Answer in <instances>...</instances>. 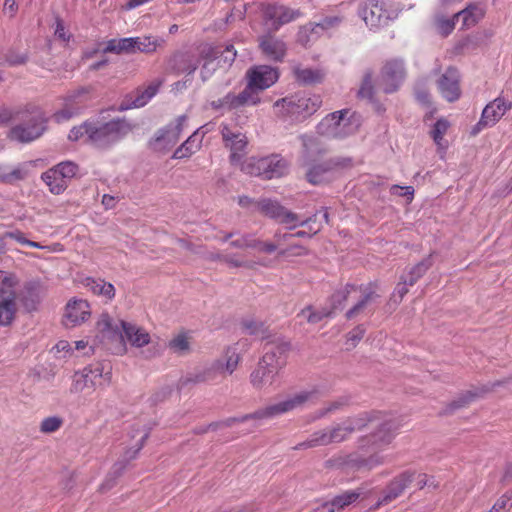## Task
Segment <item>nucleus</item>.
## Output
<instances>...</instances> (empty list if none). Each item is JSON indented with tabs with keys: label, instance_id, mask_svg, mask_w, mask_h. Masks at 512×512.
Masks as SVG:
<instances>
[{
	"label": "nucleus",
	"instance_id": "obj_1",
	"mask_svg": "<svg viewBox=\"0 0 512 512\" xmlns=\"http://www.w3.org/2000/svg\"><path fill=\"white\" fill-rule=\"evenodd\" d=\"M371 428L370 433L357 439L356 451L341 458L340 464L357 471H370L384 463V457L379 451L392 443L400 428V422L379 411L378 419Z\"/></svg>",
	"mask_w": 512,
	"mask_h": 512
},
{
	"label": "nucleus",
	"instance_id": "obj_2",
	"mask_svg": "<svg viewBox=\"0 0 512 512\" xmlns=\"http://www.w3.org/2000/svg\"><path fill=\"white\" fill-rule=\"evenodd\" d=\"M312 395L313 392L303 391L286 400L268 405L265 408L258 409L253 413L246 414L241 417H230L225 420L212 422L207 425V428H209L211 431H217L218 429L231 427L236 423H243L248 420L272 418L302 406L311 398Z\"/></svg>",
	"mask_w": 512,
	"mask_h": 512
},
{
	"label": "nucleus",
	"instance_id": "obj_3",
	"mask_svg": "<svg viewBox=\"0 0 512 512\" xmlns=\"http://www.w3.org/2000/svg\"><path fill=\"white\" fill-rule=\"evenodd\" d=\"M132 130V125L124 118L112 119L99 124L91 121L89 144L105 150L124 138Z\"/></svg>",
	"mask_w": 512,
	"mask_h": 512
},
{
	"label": "nucleus",
	"instance_id": "obj_4",
	"mask_svg": "<svg viewBox=\"0 0 512 512\" xmlns=\"http://www.w3.org/2000/svg\"><path fill=\"white\" fill-rule=\"evenodd\" d=\"M319 96H308L295 94L289 97H284L275 102V106H281L285 109L286 114L296 121H303L312 114H314L321 105Z\"/></svg>",
	"mask_w": 512,
	"mask_h": 512
},
{
	"label": "nucleus",
	"instance_id": "obj_5",
	"mask_svg": "<svg viewBox=\"0 0 512 512\" xmlns=\"http://www.w3.org/2000/svg\"><path fill=\"white\" fill-rule=\"evenodd\" d=\"M119 320L113 323L111 317L104 313L97 322V329L101 334V341L113 354L122 355L126 352L125 334Z\"/></svg>",
	"mask_w": 512,
	"mask_h": 512
},
{
	"label": "nucleus",
	"instance_id": "obj_6",
	"mask_svg": "<svg viewBox=\"0 0 512 512\" xmlns=\"http://www.w3.org/2000/svg\"><path fill=\"white\" fill-rule=\"evenodd\" d=\"M78 165L71 161L61 162L48 169L41 176L42 180L49 187V191L59 195L65 191L69 182L76 176Z\"/></svg>",
	"mask_w": 512,
	"mask_h": 512
},
{
	"label": "nucleus",
	"instance_id": "obj_7",
	"mask_svg": "<svg viewBox=\"0 0 512 512\" xmlns=\"http://www.w3.org/2000/svg\"><path fill=\"white\" fill-rule=\"evenodd\" d=\"M352 162L350 157H331L321 163L311 165L305 174V178L312 185L328 183L334 171L350 168Z\"/></svg>",
	"mask_w": 512,
	"mask_h": 512
},
{
	"label": "nucleus",
	"instance_id": "obj_8",
	"mask_svg": "<svg viewBox=\"0 0 512 512\" xmlns=\"http://www.w3.org/2000/svg\"><path fill=\"white\" fill-rule=\"evenodd\" d=\"M415 476V471L406 470L394 477L377 495V501L370 507V510L378 509L382 505H388L401 496L405 489L414 482Z\"/></svg>",
	"mask_w": 512,
	"mask_h": 512
},
{
	"label": "nucleus",
	"instance_id": "obj_9",
	"mask_svg": "<svg viewBox=\"0 0 512 512\" xmlns=\"http://www.w3.org/2000/svg\"><path fill=\"white\" fill-rule=\"evenodd\" d=\"M263 350L265 353L260 359L262 364L264 363L279 371L286 364V357L291 350V343L288 340L272 335L265 343Z\"/></svg>",
	"mask_w": 512,
	"mask_h": 512
},
{
	"label": "nucleus",
	"instance_id": "obj_10",
	"mask_svg": "<svg viewBox=\"0 0 512 512\" xmlns=\"http://www.w3.org/2000/svg\"><path fill=\"white\" fill-rule=\"evenodd\" d=\"M256 209L264 216L275 221L288 225L292 230L298 226V214L287 210L278 201L269 198H263L256 202Z\"/></svg>",
	"mask_w": 512,
	"mask_h": 512
},
{
	"label": "nucleus",
	"instance_id": "obj_11",
	"mask_svg": "<svg viewBox=\"0 0 512 512\" xmlns=\"http://www.w3.org/2000/svg\"><path fill=\"white\" fill-rule=\"evenodd\" d=\"M186 120V115H181L176 118L175 124L171 123L160 129L155 137L149 141L150 148L156 152L168 151L178 141Z\"/></svg>",
	"mask_w": 512,
	"mask_h": 512
},
{
	"label": "nucleus",
	"instance_id": "obj_12",
	"mask_svg": "<svg viewBox=\"0 0 512 512\" xmlns=\"http://www.w3.org/2000/svg\"><path fill=\"white\" fill-rule=\"evenodd\" d=\"M406 77L403 59L394 58L386 61L381 69V85L386 94L396 92Z\"/></svg>",
	"mask_w": 512,
	"mask_h": 512
},
{
	"label": "nucleus",
	"instance_id": "obj_13",
	"mask_svg": "<svg viewBox=\"0 0 512 512\" xmlns=\"http://www.w3.org/2000/svg\"><path fill=\"white\" fill-rule=\"evenodd\" d=\"M358 14L367 26L378 28L387 24L390 19L385 3L380 0H363L359 4Z\"/></svg>",
	"mask_w": 512,
	"mask_h": 512
},
{
	"label": "nucleus",
	"instance_id": "obj_14",
	"mask_svg": "<svg viewBox=\"0 0 512 512\" xmlns=\"http://www.w3.org/2000/svg\"><path fill=\"white\" fill-rule=\"evenodd\" d=\"M262 13L265 25L270 32L278 31L282 25L295 20L300 15L298 10L276 4L266 5Z\"/></svg>",
	"mask_w": 512,
	"mask_h": 512
},
{
	"label": "nucleus",
	"instance_id": "obj_15",
	"mask_svg": "<svg viewBox=\"0 0 512 512\" xmlns=\"http://www.w3.org/2000/svg\"><path fill=\"white\" fill-rule=\"evenodd\" d=\"M16 301L21 302L29 312V303L27 297L21 293L16 294L13 290L0 288V326H9L16 313Z\"/></svg>",
	"mask_w": 512,
	"mask_h": 512
},
{
	"label": "nucleus",
	"instance_id": "obj_16",
	"mask_svg": "<svg viewBox=\"0 0 512 512\" xmlns=\"http://www.w3.org/2000/svg\"><path fill=\"white\" fill-rule=\"evenodd\" d=\"M149 437V430L144 433V435L141 437L139 444L137 445V448L134 451L128 450L126 452V456L124 459L117 461L113 464L111 470L106 475L105 480L100 486L101 492H106L110 489H112L116 484L117 481L122 475L124 474L125 470L127 469V466L129 464V461L136 458V455L138 452L143 448L145 441Z\"/></svg>",
	"mask_w": 512,
	"mask_h": 512
},
{
	"label": "nucleus",
	"instance_id": "obj_17",
	"mask_svg": "<svg viewBox=\"0 0 512 512\" xmlns=\"http://www.w3.org/2000/svg\"><path fill=\"white\" fill-rule=\"evenodd\" d=\"M248 90L259 89L261 91L269 88L278 80V70L268 65L251 67L247 73Z\"/></svg>",
	"mask_w": 512,
	"mask_h": 512
},
{
	"label": "nucleus",
	"instance_id": "obj_18",
	"mask_svg": "<svg viewBox=\"0 0 512 512\" xmlns=\"http://www.w3.org/2000/svg\"><path fill=\"white\" fill-rule=\"evenodd\" d=\"M438 89L448 102H455L461 96L460 73L454 66H449L437 81Z\"/></svg>",
	"mask_w": 512,
	"mask_h": 512
},
{
	"label": "nucleus",
	"instance_id": "obj_19",
	"mask_svg": "<svg viewBox=\"0 0 512 512\" xmlns=\"http://www.w3.org/2000/svg\"><path fill=\"white\" fill-rule=\"evenodd\" d=\"M258 175L265 180L280 178L288 173L289 162L280 155H271L258 160Z\"/></svg>",
	"mask_w": 512,
	"mask_h": 512
},
{
	"label": "nucleus",
	"instance_id": "obj_20",
	"mask_svg": "<svg viewBox=\"0 0 512 512\" xmlns=\"http://www.w3.org/2000/svg\"><path fill=\"white\" fill-rule=\"evenodd\" d=\"M347 439L345 432L342 431L340 425H336L331 429L330 432L320 430L314 432L310 438L297 444L294 449L302 450L308 448H314L317 446H326L331 443H340Z\"/></svg>",
	"mask_w": 512,
	"mask_h": 512
},
{
	"label": "nucleus",
	"instance_id": "obj_21",
	"mask_svg": "<svg viewBox=\"0 0 512 512\" xmlns=\"http://www.w3.org/2000/svg\"><path fill=\"white\" fill-rule=\"evenodd\" d=\"M90 305L86 300L73 298L65 307L63 324L67 328L75 327L90 317Z\"/></svg>",
	"mask_w": 512,
	"mask_h": 512
},
{
	"label": "nucleus",
	"instance_id": "obj_22",
	"mask_svg": "<svg viewBox=\"0 0 512 512\" xmlns=\"http://www.w3.org/2000/svg\"><path fill=\"white\" fill-rule=\"evenodd\" d=\"M222 369L223 362L221 359H217L210 366L196 370L195 372L189 373L185 377L180 378L178 386L180 389H182L190 384H200L214 381L217 378V375L221 373Z\"/></svg>",
	"mask_w": 512,
	"mask_h": 512
},
{
	"label": "nucleus",
	"instance_id": "obj_23",
	"mask_svg": "<svg viewBox=\"0 0 512 512\" xmlns=\"http://www.w3.org/2000/svg\"><path fill=\"white\" fill-rule=\"evenodd\" d=\"M272 33L268 30L267 34L259 38V48L270 60L281 62L286 55V45L282 40L273 36Z\"/></svg>",
	"mask_w": 512,
	"mask_h": 512
},
{
	"label": "nucleus",
	"instance_id": "obj_24",
	"mask_svg": "<svg viewBox=\"0 0 512 512\" xmlns=\"http://www.w3.org/2000/svg\"><path fill=\"white\" fill-rule=\"evenodd\" d=\"M374 494H376L374 489L369 490L364 487H359L355 490L344 491L343 493L334 496L331 501L337 512H339L358 500H365L373 497Z\"/></svg>",
	"mask_w": 512,
	"mask_h": 512
},
{
	"label": "nucleus",
	"instance_id": "obj_25",
	"mask_svg": "<svg viewBox=\"0 0 512 512\" xmlns=\"http://www.w3.org/2000/svg\"><path fill=\"white\" fill-rule=\"evenodd\" d=\"M348 112V109H343L328 114L318 125L319 132L334 138L345 137L347 134L341 133L339 128L345 121V116L348 114Z\"/></svg>",
	"mask_w": 512,
	"mask_h": 512
},
{
	"label": "nucleus",
	"instance_id": "obj_26",
	"mask_svg": "<svg viewBox=\"0 0 512 512\" xmlns=\"http://www.w3.org/2000/svg\"><path fill=\"white\" fill-rule=\"evenodd\" d=\"M198 68L197 63L192 59L188 53L177 52L168 61L167 70L177 75L186 73L187 75L193 74Z\"/></svg>",
	"mask_w": 512,
	"mask_h": 512
},
{
	"label": "nucleus",
	"instance_id": "obj_27",
	"mask_svg": "<svg viewBox=\"0 0 512 512\" xmlns=\"http://www.w3.org/2000/svg\"><path fill=\"white\" fill-rule=\"evenodd\" d=\"M511 107L512 102L498 97L485 106L481 116L488 122V125L493 126L501 119L507 110L511 109Z\"/></svg>",
	"mask_w": 512,
	"mask_h": 512
},
{
	"label": "nucleus",
	"instance_id": "obj_28",
	"mask_svg": "<svg viewBox=\"0 0 512 512\" xmlns=\"http://www.w3.org/2000/svg\"><path fill=\"white\" fill-rule=\"evenodd\" d=\"M32 110L30 104L9 108L0 106V125H7L13 121H31Z\"/></svg>",
	"mask_w": 512,
	"mask_h": 512
},
{
	"label": "nucleus",
	"instance_id": "obj_29",
	"mask_svg": "<svg viewBox=\"0 0 512 512\" xmlns=\"http://www.w3.org/2000/svg\"><path fill=\"white\" fill-rule=\"evenodd\" d=\"M120 324L125 334V342L128 341L132 346L138 348L150 342V335L144 329L124 320H121Z\"/></svg>",
	"mask_w": 512,
	"mask_h": 512
},
{
	"label": "nucleus",
	"instance_id": "obj_30",
	"mask_svg": "<svg viewBox=\"0 0 512 512\" xmlns=\"http://www.w3.org/2000/svg\"><path fill=\"white\" fill-rule=\"evenodd\" d=\"M247 97L248 94L246 92H240L238 95L229 92L224 97L211 101L210 106L217 111L221 109H227L229 111L237 110L245 106Z\"/></svg>",
	"mask_w": 512,
	"mask_h": 512
},
{
	"label": "nucleus",
	"instance_id": "obj_31",
	"mask_svg": "<svg viewBox=\"0 0 512 512\" xmlns=\"http://www.w3.org/2000/svg\"><path fill=\"white\" fill-rule=\"evenodd\" d=\"M485 15V10L476 3L469 4L465 9L457 12L454 18L462 19V27L470 28L475 26Z\"/></svg>",
	"mask_w": 512,
	"mask_h": 512
},
{
	"label": "nucleus",
	"instance_id": "obj_32",
	"mask_svg": "<svg viewBox=\"0 0 512 512\" xmlns=\"http://www.w3.org/2000/svg\"><path fill=\"white\" fill-rule=\"evenodd\" d=\"M11 141L29 143L32 141V120L16 121L7 134Z\"/></svg>",
	"mask_w": 512,
	"mask_h": 512
},
{
	"label": "nucleus",
	"instance_id": "obj_33",
	"mask_svg": "<svg viewBox=\"0 0 512 512\" xmlns=\"http://www.w3.org/2000/svg\"><path fill=\"white\" fill-rule=\"evenodd\" d=\"M357 290V286L354 284H346L343 288L335 291L328 299L329 306L332 314L334 315L336 311H342L345 307V303L348 299V296L351 292Z\"/></svg>",
	"mask_w": 512,
	"mask_h": 512
},
{
	"label": "nucleus",
	"instance_id": "obj_34",
	"mask_svg": "<svg viewBox=\"0 0 512 512\" xmlns=\"http://www.w3.org/2000/svg\"><path fill=\"white\" fill-rule=\"evenodd\" d=\"M240 325L248 335L260 336L263 340H268L272 337V333L263 321H257L253 318H244L241 320Z\"/></svg>",
	"mask_w": 512,
	"mask_h": 512
},
{
	"label": "nucleus",
	"instance_id": "obj_35",
	"mask_svg": "<svg viewBox=\"0 0 512 512\" xmlns=\"http://www.w3.org/2000/svg\"><path fill=\"white\" fill-rule=\"evenodd\" d=\"M86 287H88L94 294L101 295L109 300L115 296V288L113 284L104 281L103 279L86 278Z\"/></svg>",
	"mask_w": 512,
	"mask_h": 512
},
{
	"label": "nucleus",
	"instance_id": "obj_36",
	"mask_svg": "<svg viewBox=\"0 0 512 512\" xmlns=\"http://www.w3.org/2000/svg\"><path fill=\"white\" fill-rule=\"evenodd\" d=\"M135 44L136 39L134 37L130 38H122V39H112L108 41L107 46L104 48V52L110 53H126L131 54L135 53Z\"/></svg>",
	"mask_w": 512,
	"mask_h": 512
},
{
	"label": "nucleus",
	"instance_id": "obj_37",
	"mask_svg": "<svg viewBox=\"0 0 512 512\" xmlns=\"http://www.w3.org/2000/svg\"><path fill=\"white\" fill-rule=\"evenodd\" d=\"M294 76L296 81L302 85L321 83L324 77L320 70L312 68H295Z\"/></svg>",
	"mask_w": 512,
	"mask_h": 512
},
{
	"label": "nucleus",
	"instance_id": "obj_38",
	"mask_svg": "<svg viewBox=\"0 0 512 512\" xmlns=\"http://www.w3.org/2000/svg\"><path fill=\"white\" fill-rule=\"evenodd\" d=\"M303 141V157L305 164H308V159L312 156H323L328 150L321 145L317 138L310 136H301Z\"/></svg>",
	"mask_w": 512,
	"mask_h": 512
},
{
	"label": "nucleus",
	"instance_id": "obj_39",
	"mask_svg": "<svg viewBox=\"0 0 512 512\" xmlns=\"http://www.w3.org/2000/svg\"><path fill=\"white\" fill-rule=\"evenodd\" d=\"M277 373L278 371L259 361L258 367L250 375L251 383L254 387L260 388L267 379L272 380Z\"/></svg>",
	"mask_w": 512,
	"mask_h": 512
},
{
	"label": "nucleus",
	"instance_id": "obj_40",
	"mask_svg": "<svg viewBox=\"0 0 512 512\" xmlns=\"http://www.w3.org/2000/svg\"><path fill=\"white\" fill-rule=\"evenodd\" d=\"M471 402H473V399L470 395V392L463 391L459 393V395L449 402L440 412L439 415L441 416H449L454 414L457 410H460L462 408L467 407Z\"/></svg>",
	"mask_w": 512,
	"mask_h": 512
},
{
	"label": "nucleus",
	"instance_id": "obj_41",
	"mask_svg": "<svg viewBox=\"0 0 512 512\" xmlns=\"http://www.w3.org/2000/svg\"><path fill=\"white\" fill-rule=\"evenodd\" d=\"M379 410L363 411L355 416L350 417L357 431H363L366 428H371L373 422L378 419Z\"/></svg>",
	"mask_w": 512,
	"mask_h": 512
},
{
	"label": "nucleus",
	"instance_id": "obj_42",
	"mask_svg": "<svg viewBox=\"0 0 512 512\" xmlns=\"http://www.w3.org/2000/svg\"><path fill=\"white\" fill-rule=\"evenodd\" d=\"M374 84H373V72L371 69H367L363 75L361 86L358 90L357 96L359 98H366L369 101L374 99Z\"/></svg>",
	"mask_w": 512,
	"mask_h": 512
},
{
	"label": "nucleus",
	"instance_id": "obj_43",
	"mask_svg": "<svg viewBox=\"0 0 512 512\" xmlns=\"http://www.w3.org/2000/svg\"><path fill=\"white\" fill-rule=\"evenodd\" d=\"M509 379L497 380L494 382H488L485 384H481L479 386L473 387V389L467 390L470 392V395L475 401L476 399L483 398L490 392H492L496 387L507 384Z\"/></svg>",
	"mask_w": 512,
	"mask_h": 512
},
{
	"label": "nucleus",
	"instance_id": "obj_44",
	"mask_svg": "<svg viewBox=\"0 0 512 512\" xmlns=\"http://www.w3.org/2000/svg\"><path fill=\"white\" fill-rule=\"evenodd\" d=\"M377 298H379V295L372 290H365V293L361 300H359L352 308H350L345 316L348 320L354 318L359 312H361L368 303L375 301Z\"/></svg>",
	"mask_w": 512,
	"mask_h": 512
},
{
	"label": "nucleus",
	"instance_id": "obj_45",
	"mask_svg": "<svg viewBox=\"0 0 512 512\" xmlns=\"http://www.w3.org/2000/svg\"><path fill=\"white\" fill-rule=\"evenodd\" d=\"M302 315H306L307 322L310 324H317L322 321L324 318H330L333 316L331 309L328 307H323L318 311H314L311 305L305 307L301 311Z\"/></svg>",
	"mask_w": 512,
	"mask_h": 512
},
{
	"label": "nucleus",
	"instance_id": "obj_46",
	"mask_svg": "<svg viewBox=\"0 0 512 512\" xmlns=\"http://www.w3.org/2000/svg\"><path fill=\"white\" fill-rule=\"evenodd\" d=\"M168 347L179 355H186L190 352V342L185 333H181L171 339L168 343Z\"/></svg>",
	"mask_w": 512,
	"mask_h": 512
},
{
	"label": "nucleus",
	"instance_id": "obj_47",
	"mask_svg": "<svg viewBox=\"0 0 512 512\" xmlns=\"http://www.w3.org/2000/svg\"><path fill=\"white\" fill-rule=\"evenodd\" d=\"M136 39L135 52L152 53L163 42L161 39H152L150 36L143 38L134 37Z\"/></svg>",
	"mask_w": 512,
	"mask_h": 512
},
{
	"label": "nucleus",
	"instance_id": "obj_48",
	"mask_svg": "<svg viewBox=\"0 0 512 512\" xmlns=\"http://www.w3.org/2000/svg\"><path fill=\"white\" fill-rule=\"evenodd\" d=\"M95 381L86 371L76 372L73 377V390L76 392L82 391L86 387H95Z\"/></svg>",
	"mask_w": 512,
	"mask_h": 512
},
{
	"label": "nucleus",
	"instance_id": "obj_49",
	"mask_svg": "<svg viewBox=\"0 0 512 512\" xmlns=\"http://www.w3.org/2000/svg\"><path fill=\"white\" fill-rule=\"evenodd\" d=\"M89 89L86 87H81L76 90L68 92L65 96L64 101H66L67 106L78 107V105L84 103L88 100Z\"/></svg>",
	"mask_w": 512,
	"mask_h": 512
},
{
	"label": "nucleus",
	"instance_id": "obj_50",
	"mask_svg": "<svg viewBox=\"0 0 512 512\" xmlns=\"http://www.w3.org/2000/svg\"><path fill=\"white\" fill-rule=\"evenodd\" d=\"M218 63L224 67H230L237 56V51L233 44H227L225 47L219 45Z\"/></svg>",
	"mask_w": 512,
	"mask_h": 512
},
{
	"label": "nucleus",
	"instance_id": "obj_51",
	"mask_svg": "<svg viewBox=\"0 0 512 512\" xmlns=\"http://www.w3.org/2000/svg\"><path fill=\"white\" fill-rule=\"evenodd\" d=\"M89 130H91V121H85L79 126H74L69 134L68 139L70 141L76 142L83 137H86L84 142L89 144Z\"/></svg>",
	"mask_w": 512,
	"mask_h": 512
},
{
	"label": "nucleus",
	"instance_id": "obj_52",
	"mask_svg": "<svg viewBox=\"0 0 512 512\" xmlns=\"http://www.w3.org/2000/svg\"><path fill=\"white\" fill-rule=\"evenodd\" d=\"M4 60L9 66L22 65L29 60V53L10 49L5 53Z\"/></svg>",
	"mask_w": 512,
	"mask_h": 512
},
{
	"label": "nucleus",
	"instance_id": "obj_53",
	"mask_svg": "<svg viewBox=\"0 0 512 512\" xmlns=\"http://www.w3.org/2000/svg\"><path fill=\"white\" fill-rule=\"evenodd\" d=\"M433 266V254H429L420 262L409 269V274H414L418 279L422 278L427 271Z\"/></svg>",
	"mask_w": 512,
	"mask_h": 512
},
{
	"label": "nucleus",
	"instance_id": "obj_54",
	"mask_svg": "<svg viewBox=\"0 0 512 512\" xmlns=\"http://www.w3.org/2000/svg\"><path fill=\"white\" fill-rule=\"evenodd\" d=\"M48 118L44 116L42 111L34 108V140L43 135L47 130Z\"/></svg>",
	"mask_w": 512,
	"mask_h": 512
},
{
	"label": "nucleus",
	"instance_id": "obj_55",
	"mask_svg": "<svg viewBox=\"0 0 512 512\" xmlns=\"http://www.w3.org/2000/svg\"><path fill=\"white\" fill-rule=\"evenodd\" d=\"M223 371H227L229 374H232L234 370L237 368L238 362H239V355L236 352L235 348H227L226 350V360L223 361Z\"/></svg>",
	"mask_w": 512,
	"mask_h": 512
},
{
	"label": "nucleus",
	"instance_id": "obj_56",
	"mask_svg": "<svg viewBox=\"0 0 512 512\" xmlns=\"http://www.w3.org/2000/svg\"><path fill=\"white\" fill-rule=\"evenodd\" d=\"M63 424V419L59 416H50L45 418L40 424V431L45 434L57 431Z\"/></svg>",
	"mask_w": 512,
	"mask_h": 512
},
{
	"label": "nucleus",
	"instance_id": "obj_57",
	"mask_svg": "<svg viewBox=\"0 0 512 512\" xmlns=\"http://www.w3.org/2000/svg\"><path fill=\"white\" fill-rule=\"evenodd\" d=\"M29 174V169L24 167H17L13 169L10 173H2L0 176V180L5 183H14L15 181L22 180L26 178Z\"/></svg>",
	"mask_w": 512,
	"mask_h": 512
},
{
	"label": "nucleus",
	"instance_id": "obj_58",
	"mask_svg": "<svg viewBox=\"0 0 512 512\" xmlns=\"http://www.w3.org/2000/svg\"><path fill=\"white\" fill-rule=\"evenodd\" d=\"M448 127L449 122L444 118L438 119L435 122L431 130V136L436 144L440 145V141L443 139V136L447 132Z\"/></svg>",
	"mask_w": 512,
	"mask_h": 512
},
{
	"label": "nucleus",
	"instance_id": "obj_59",
	"mask_svg": "<svg viewBox=\"0 0 512 512\" xmlns=\"http://www.w3.org/2000/svg\"><path fill=\"white\" fill-rule=\"evenodd\" d=\"M258 239L254 238L251 234H244L240 238L233 240L230 242V245L234 248L244 249V248H252L255 249L258 247Z\"/></svg>",
	"mask_w": 512,
	"mask_h": 512
},
{
	"label": "nucleus",
	"instance_id": "obj_60",
	"mask_svg": "<svg viewBox=\"0 0 512 512\" xmlns=\"http://www.w3.org/2000/svg\"><path fill=\"white\" fill-rule=\"evenodd\" d=\"M196 132L191 135L185 142H183L173 153L172 158L174 159H182L185 157H189L192 155L195 151L192 149V142L193 137L195 136Z\"/></svg>",
	"mask_w": 512,
	"mask_h": 512
},
{
	"label": "nucleus",
	"instance_id": "obj_61",
	"mask_svg": "<svg viewBox=\"0 0 512 512\" xmlns=\"http://www.w3.org/2000/svg\"><path fill=\"white\" fill-rule=\"evenodd\" d=\"M349 403H350V397L342 396V397L330 402L327 407L320 410L319 417H323V416L327 415L328 413L342 409L343 407L349 405Z\"/></svg>",
	"mask_w": 512,
	"mask_h": 512
},
{
	"label": "nucleus",
	"instance_id": "obj_62",
	"mask_svg": "<svg viewBox=\"0 0 512 512\" xmlns=\"http://www.w3.org/2000/svg\"><path fill=\"white\" fill-rule=\"evenodd\" d=\"M247 137L238 132V135L229 143L227 147L232 151L231 158H234L238 152H243L247 146Z\"/></svg>",
	"mask_w": 512,
	"mask_h": 512
},
{
	"label": "nucleus",
	"instance_id": "obj_63",
	"mask_svg": "<svg viewBox=\"0 0 512 512\" xmlns=\"http://www.w3.org/2000/svg\"><path fill=\"white\" fill-rule=\"evenodd\" d=\"M279 256H306L309 250L300 244H291L278 252Z\"/></svg>",
	"mask_w": 512,
	"mask_h": 512
},
{
	"label": "nucleus",
	"instance_id": "obj_64",
	"mask_svg": "<svg viewBox=\"0 0 512 512\" xmlns=\"http://www.w3.org/2000/svg\"><path fill=\"white\" fill-rule=\"evenodd\" d=\"M172 393V389L169 386H165L155 391L149 398V402L151 406H156L157 404L165 401Z\"/></svg>",
	"mask_w": 512,
	"mask_h": 512
}]
</instances>
